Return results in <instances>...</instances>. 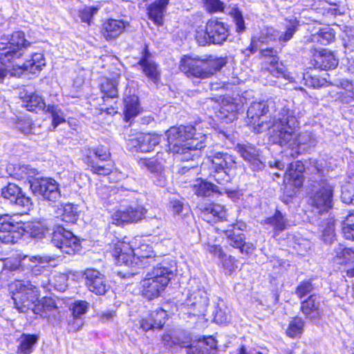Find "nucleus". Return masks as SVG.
Segmentation results:
<instances>
[{
  "label": "nucleus",
  "instance_id": "obj_40",
  "mask_svg": "<svg viewBox=\"0 0 354 354\" xmlns=\"http://www.w3.org/2000/svg\"><path fill=\"white\" fill-rule=\"evenodd\" d=\"M66 241L61 245V251L68 254H75L80 248L79 239L73 233H66Z\"/></svg>",
  "mask_w": 354,
  "mask_h": 354
},
{
  "label": "nucleus",
  "instance_id": "obj_2",
  "mask_svg": "<svg viewBox=\"0 0 354 354\" xmlns=\"http://www.w3.org/2000/svg\"><path fill=\"white\" fill-rule=\"evenodd\" d=\"M299 21L296 17L286 19L282 24L284 31L280 32L272 27L266 28L261 30V35L257 38H253L250 46V51L252 54L255 53L258 50L260 54L265 59V63L268 66L266 70L273 76L287 78L286 66L279 62L277 52L272 48H263L262 44L270 41H278L281 44H284L290 41L295 33L298 30Z\"/></svg>",
  "mask_w": 354,
  "mask_h": 354
},
{
  "label": "nucleus",
  "instance_id": "obj_30",
  "mask_svg": "<svg viewBox=\"0 0 354 354\" xmlns=\"http://www.w3.org/2000/svg\"><path fill=\"white\" fill-rule=\"evenodd\" d=\"M124 115L126 121L135 118L141 111L138 97L134 94L129 95L124 98Z\"/></svg>",
  "mask_w": 354,
  "mask_h": 354
},
{
  "label": "nucleus",
  "instance_id": "obj_57",
  "mask_svg": "<svg viewBox=\"0 0 354 354\" xmlns=\"http://www.w3.org/2000/svg\"><path fill=\"white\" fill-rule=\"evenodd\" d=\"M15 124V127L23 133L27 134L30 132L31 122L28 119L18 118Z\"/></svg>",
  "mask_w": 354,
  "mask_h": 354
},
{
  "label": "nucleus",
  "instance_id": "obj_19",
  "mask_svg": "<svg viewBox=\"0 0 354 354\" xmlns=\"http://www.w3.org/2000/svg\"><path fill=\"white\" fill-rule=\"evenodd\" d=\"M101 157L84 156L82 160L93 173L98 175H109L114 168V162L109 157L104 158H101Z\"/></svg>",
  "mask_w": 354,
  "mask_h": 354
},
{
  "label": "nucleus",
  "instance_id": "obj_52",
  "mask_svg": "<svg viewBox=\"0 0 354 354\" xmlns=\"http://www.w3.org/2000/svg\"><path fill=\"white\" fill-rule=\"evenodd\" d=\"M139 162L140 165L145 166L149 171L153 174H160L162 170V165L154 158H142L140 160Z\"/></svg>",
  "mask_w": 354,
  "mask_h": 354
},
{
  "label": "nucleus",
  "instance_id": "obj_41",
  "mask_svg": "<svg viewBox=\"0 0 354 354\" xmlns=\"http://www.w3.org/2000/svg\"><path fill=\"white\" fill-rule=\"evenodd\" d=\"M37 338L32 335H23L19 339L18 351L21 354H30L32 347L36 344Z\"/></svg>",
  "mask_w": 354,
  "mask_h": 354
},
{
  "label": "nucleus",
  "instance_id": "obj_18",
  "mask_svg": "<svg viewBox=\"0 0 354 354\" xmlns=\"http://www.w3.org/2000/svg\"><path fill=\"white\" fill-rule=\"evenodd\" d=\"M145 214L146 209L142 205H131L115 212L111 217L112 223L120 225L123 223L137 222L141 220Z\"/></svg>",
  "mask_w": 354,
  "mask_h": 354
},
{
  "label": "nucleus",
  "instance_id": "obj_38",
  "mask_svg": "<svg viewBox=\"0 0 354 354\" xmlns=\"http://www.w3.org/2000/svg\"><path fill=\"white\" fill-rule=\"evenodd\" d=\"M193 185V191L198 196L208 197L213 193L219 192L218 187L209 182L197 180Z\"/></svg>",
  "mask_w": 354,
  "mask_h": 354
},
{
  "label": "nucleus",
  "instance_id": "obj_50",
  "mask_svg": "<svg viewBox=\"0 0 354 354\" xmlns=\"http://www.w3.org/2000/svg\"><path fill=\"white\" fill-rule=\"evenodd\" d=\"M305 84L313 88H319L322 86H328V82L326 78L320 77L317 75H306L304 77Z\"/></svg>",
  "mask_w": 354,
  "mask_h": 354
},
{
  "label": "nucleus",
  "instance_id": "obj_42",
  "mask_svg": "<svg viewBox=\"0 0 354 354\" xmlns=\"http://www.w3.org/2000/svg\"><path fill=\"white\" fill-rule=\"evenodd\" d=\"M317 63L320 64V67L324 70H330L335 68L338 64V60L334 55L330 52L325 51L322 53L317 59Z\"/></svg>",
  "mask_w": 354,
  "mask_h": 354
},
{
  "label": "nucleus",
  "instance_id": "obj_11",
  "mask_svg": "<svg viewBox=\"0 0 354 354\" xmlns=\"http://www.w3.org/2000/svg\"><path fill=\"white\" fill-rule=\"evenodd\" d=\"M304 165L301 161L290 163L284 176L285 193L293 196L304 183Z\"/></svg>",
  "mask_w": 354,
  "mask_h": 354
},
{
  "label": "nucleus",
  "instance_id": "obj_63",
  "mask_svg": "<svg viewBox=\"0 0 354 354\" xmlns=\"http://www.w3.org/2000/svg\"><path fill=\"white\" fill-rule=\"evenodd\" d=\"M83 325V321L82 319L73 317V320L68 323L69 331L76 332L79 330Z\"/></svg>",
  "mask_w": 354,
  "mask_h": 354
},
{
  "label": "nucleus",
  "instance_id": "obj_54",
  "mask_svg": "<svg viewBox=\"0 0 354 354\" xmlns=\"http://www.w3.org/2000/svg\"><path fill=\"white\" fill-rule=\"evenodd\" d=\"M236 152L241 155H258L259 151L250 143H239L235 148Z\"/></svg>",
  "mask_w": 354,
  "mask_h": 354
},
{
  "label": "nucleus",
  "instance_id": "obj_56",
  "mask_svg": "<svg viewBox=\"0 0 354 354\" xmlns=\"http://www.w3.org/2000/svg\"><path fill=\"white\" fill-rule=\"evenodd\" d=\"M221 260L226 273L231 274L237 268L235 258L231 256L227 257L225 255V257L223 259H221Z\"/></svg>",
  "mask_w": 354,
  "mask_h": 354
},
{
  "label": "nucleus",
  "instance_id": "obj_49",
  "mask_svg": "<svg viewBox=\"0 0 354 354\" xmlns=\"http://www.w3.org/2000/svg\"><path fill=\"white\" fill-rule=\"evenodd\" d=\"M88 307L89 304L86 301H75L73 304H71L70 308L72 311L73 317L75 319H82V316L87 312Z\"/></svg>",
  "mask_w": 354,
  "mask_h": 354
},
{
  "label": "nucleus",
  "instance_id": "obj_58",
  "mask_svg": "<svg viewBox=\"0 0 354 354\" xmlns=\"http://www.w3.org/2000/svg\"><path fill=\"white\" fill-rule=\"evenodd\" d=\"M149 140L141 145V153H150L153 147L158 144L159 138L149 135Z\"/></svg>",
  "mask_w": 354,
  "mask_h": 354
},
{
  "label": "nucleus",
  "instance_id": "obj_27",
  "mask_svg": "<svg viewBox=\"0 0 354 354\" xmlns=\"http://www.w3.org/2000/svg\"><path fill=\"white\" fill-rule=\"evenodd\" d=\"M169 0H156L147 7V15L157 26L163 24V17Z\"/></svg>",
  "mask_w": 354,
  "mask_h": 354
},
{
  "label": "nucleus",
  "instance_id": "obj_32",
  "mask_svg": "<svg viewBox=\"0 0 354 354\" xmlns=\"http://www.w3.org/2000/svg\"><path fill=\"white\" fill-rule=\"evenodd\" d=\"M162 342L169 347L179 346L186 348L190 344L191 339L185 332L180 331L174 334H165L162 336Z\"/></svg>",
  "mask_w": 354,
  "mask_h": 354
},
{
  "label": "nucleus",
  "instance_id": "obj_59",
  "mask_svg": "<svg viewBox=\"0 0 354 354\" xmlns=\"http://www.w3.org/2000/svg\"><path fill=\"white\" fill-rule=\"evenodd\" d=\"M169 207L172 213L175 215H180L184 208L183 203L176 198H171Z\"/></svg>",
  "mask_w": 354,
  "mask_h": 354
},
{
  "label": "nucleus",
  "instance_id": "obj_1",
  "mask_svg": "<svg viewBox=\"0 0 354 354\" xmlns=\"http://www.w3.org/2000/svg\"><path fill=\"white\" fill-rule=\"evenodd\" d=\"M285 103L274 101L252 103L247 111L248 125L257 133L268 130L276 143L283 145L290 142L297 120Z\"/></svg>",
  "mask_w": 354,
  "mask_h": 354
},
{
  "label": "nucleus",
  "instance_id": "obj_33",
  "mask_svg": "<svg viewBox=\"0 0 354 354\" xmlns=\"http://www.w3.org/2000/svg\"><path fill=\"white\" fill-rule=\"evenodd\" d=\"M45 66V59L41 53H34L31 59L26 60L19 68L32 73L39 72Z\"/></svg>",
  "mask_w": 354,
  "mask_h": 354
},
{
  "label": "nucleus",
  "instance_id": "obj_15",
  "mask_svg": "<svg viewBox=\"0 0 354 354\" xmlns=\"http://www.w3.org/2000/svg\"><path fill=\"white\" fill-rule=\"evenodd\" d=\"M15 217L8 214L0 215V241L2 243H15L21 236L19 230L22 228V223L16 221Z\"/></svg>",
  "mask_w": 354,
  "mask_h": 354
},
{
  "label": "nucleus",
  "instance_id": "obj_64",
  "mask_svg": "<svg viewBox=\"0 0 354 354\" xmlns=\"http://www.w3.org/2000/svg\"><path fill=\"white\" fill-rule=\"evenodd\" d=\"M342 234L346 239L354 240V227L346 225H342Z\"/></svg>",
  "mask_w": 354,
  "mask_h": 354
},
{
  "label": "nucleus",
  "instance_id": "obj_60",
  "mask_svg": "<svg viewBox=\"0 0 354 354\" xmlns=\"http://www.w3.org/2000/svg\"><path fill=\"white\" fill-rule=\"evenodd\" d=\"M233 19L236 26V31L242 32L245 30V24L242 14L239 10H234L232 13Z\"/></svg>",
  "mask_w": 354,
  "mask_h": 354
},
{
  "label": "nucleus",
  "instance_id": "obj_46",
  "mask_svg": "<svg viewBox=\"0 0 354 354\" xmlns=\"http://www.w3.org/2000/svg\"><path fill=\"white\" fill-rule=\"evenodd\" d=\"M46 112L49 113L52 116V125L54 129H55L59 124L66 122V115L58 106L48 105L47 106Z\"/></svg>",
  "mask_w": 354,
  "mask_h": 354
},
{
  "label": "nucleus",
  "instance_id": "obj_35",
  "mask_svg": "<svg viewBox=\"0 0 354 354\" xmlns=\"http://www.w3.org/2000/svg\"><path fill=\"white\" fill-rule=\"evenodd\" d=\"M336 257L339 259V263L353 264V267L347 270V275L350 277H354V250L351 248L339 247L337 250Z\"/></svg>",
  "mask_w": 354,
  "mask_h": 354
},
{
  "label": "nucleus",
  "instance_id": "obj_23",
  "mask_svg": "<svg viewBox=\"0 0 354 354\" xmlns=\"http://www.w3.org/2000/svg\"><path fill=\"white\" fill-rule=\"evenodd\" d=\"M297 126H298V124ZM297 127H296L293 130L292 138L291 140L281 145L283 146L285 145H288L289 146H292V145L295 144V140L296 139L298 149L297 155L310 153L312 149H313L316 145L317 142L315 138H314L313 135L309 132H304L300 133L298 136H296L295 130Z\"/></svg>",
  "mask_w": 354,
  "mask_h": 354
},
{
  "label": "nucleus",
  "instance_id": "obj_34",
  "mask_svg": "<svg viewBox=\"0 0 354 354\" xmlns=\"http://www.w3.org/2000/svg\"><path fill=\"white\" fill-rule=\"evenodd\" d=\"M322 232V240L327 244H331L335 240V220L333 218H328L319 225Z\"/></svg>",
  "mask_w": 354,
  "mask_h": 354
},
{
  "label": "nucleus",
  "instance_id": "obj_13",
  "mask_svg": "<svg viewBox=\"0 0 354 354\" xmlns=\"http://www.w3.org/2000/svg\"><path fill=\"white\" fill-rule=\"evenodd\" d=\"M245 227L244 223H236L228 225L223 230V234L227 239L229 245L234 248L239 249L242 254H251L254 250V245L251 243L245 241V235L240 232Z\"/></svg>",
  "mask_w": 354,
  "mask_h": 354
},
{
  "label": "nucleus",
  "instance_id": "obj_37",
  "mask_svg": "<svg viewBox=\"0 0 354 354\" xmlns=\"http://www.w3.org/2000/svg\"><path fill=\"white\" fill-rule=\"evenodd\" d=\"M209 344L211 348H216V342L214 339L209 338L208 342L204 340L194 342L189 344L187 348V354H205L208 348L207 346Z\"/></svg>",
  "mask_w": 354,
  "mask_h": 354
},
{
  "label": "nucleus",
  "instance_id": "obj_29",
  "mask_svg": "<svg viewBox=\"0 0 354 354\" xmlns=\"http://www.w3.org/2000/svg\"><path fill=\"white\" fill-rule=\"evenodd\" d=\"M55 218L48 221H35L29 224L28 232L32 238L42 239L49 233L51 227H54Z\"/></svg>",
  "mask_w": 354,
  "mask_h": 354
},
{
  "label": "nucleus",
  "instance_id": "obj_25",
  "mask_svg": "<svg viewBox=\"0 0 354 354\" xmlns=\"http://www.w3.org/2000/svg\"><path fill=\"white\" fill-rule=\"evenodd\" d=\"M199 209L201 217L207 223H216L222 221L226 216L224 207L219 204L211 203L201 205Z\"/></svg>",
  "mask_w": 354,
  "mask_h": 354
},
{
  "label": "nucleus",
  "instance_id": "obj_22",
  "mask_svg": "<svg viewBox=\"0 0 354 354\" xmlns=\"http://www.w3.org/2000/svg\"><path fill=\"white\" fill-rule=\"evenodd\" d=\"M300 309L306 319L311 321L319 320L322 315L319 297L316 295H311L302 301Z\"/></svg>",
  "mask_w": 354,
  "mask_h": 354
},
{
  "label": "nucleus",
  "instance_id": "obj_61",
  "mask_svg": "<svg viewBox=\"0 0 354 354\" xmlns=\"http://www.w3.org/2000/svg\"><path fill=\"white\" fill-rule=\"evenodd\" d=\"M244 160L248 162L253 170L261 169L263 167V164L257 156H243Z\"/></svg>",
  "mask_w": 354,
  "mask_h": 354
},
{
  "label": "nucleus",
  "instance_id": "obj_62",
  "mask_svg": "<svg viewBox=\"0 0 354 354\" xmlns=\"http://www.w3.org/2000/svg\"><path fill=\"white\" fill-rule=\"evenodd\" d=\"M338 86H340L342 88L345 89L349 97L354 98V82L344 79L339 82Z\"/></svg>",
  "mask_w": 354,
  "mask_h": 354
},
{
  "label": "nucleus",
  "instance_id": "obj_44",
  "mask_svg": "<svg viewBox=\"0 0 354 354\" xmlns=\"http://www.w3.org/2000/svg\"><path fill=\"white\" fill-rule=\"evenodd\" d=\"M238 111V104L233 102L223 104L220 109L221 117L223 119H226L227 122H232L236 118Z\"/></svg>",
  "mask_w": 354,
  "mask_h": 354
},
{
  "label": "nucleus",
  "instance_id": "obj_39",
  "mask_svg": "<svg viewBox=\"0 0 354 354\" xmlns=\"http://www.w3.org/2000/svg\"><path fill=\"white\" fill-rule=\"evenodd\" d=\"M262 223L268 225L272 227L274 231L279 232L284 230L287 226L286 220L279 210H277L272 216L266 218Z\"/></svg>",
  "mask_w": 354,
  "mask_h": 354
},
{
  "label": "nucleus",
  "instance_id": "obj_4",
  "mask_svg": "<svg viewBox=\"0 0 354 354\" xmlns=\"http://www.w3.org/2000/svg\"><path fill=\"white\" fill-rule=\"evenodd\" d=\"M227 62L226 57L209 56L206 59L198 57L184 55L179 64V69L187 77L201 80L212 77L219 71Z\"/></svg>",
  "mask_w": 354,
  "mask_h": 354
},
{
  "label": "nucleus",
  "instance_id": "obj_36",
  "mask_svg": "<svg viewBox=\"0 0 354 354\" xmlns=\"http://www.w3.org/2000/svg\"><path fill=\"white\" fill-rule=\"evenodd\" d=\"M118 82L115 79H103L101 82L100 89L104 94L103 99L104 101L106 98H116L118 97Z\"/></svg>",
  "mask_w": 354,
  "mask_h": 354
},
{
  "label": "nucleus",
  "instance_id": "obj_47",
  "mask_svg": "<svg viewBox=\"0 0 354 354\" xmlns=\"http://www.w3.org/2000/svg\"><path fill=\"white\" fill-rule=\"evenodd\" d=\"M304 322L300 317H295L290 322L286 334L290 337H295L302 333Z\"/></svg>",
  "mask_w": 354,
  "mask_h": 354
},
{
  "label": "nucleus",
  "instance_id": "obj_45",
  "mask_svg": "<svg viewBox=\"0 0 354 354\" xmlns=\"http://www.w3.org/2000/svg\"><path fill=\"white\" fill-rule=\"evenodd\" d=\"M148 315L150 322L153 323V328L158 330L162 328L167 316L166 311L160 308L151 311Z\"/></svg>",
  "mask_w": 354,
  "mask_h": 354
},
{
  "label": "nucleus",
  "instance_id": "obj_51",
  "mask_svg": "<svg viewBox=\"0 0 354 354\" xmlns=\"http://www.w3.org/2000/svg\"><path fill=\"white\" fill-rule=\"evenodd\" d=\"M313 289L314 287L311 281L304 280L297 286L295 293L299 299H302L304 297L310 293Z\"/></svg>",
  "mask_w": 354,
  "mask_h": 354
},
{
  "label": "nucleus",
  "instance_id": "obj_21",
  "mask_svg": "<svg viewBox=\"0 0 354 354\" xmlns=\"http://www.w3.org/2000/svg\"><path fill=\"white\" fill-rule=\"evenodd\" d=\"M145 75L151 80L156 85H158L160 80V72L158 65L152 59L151 54L148 51L146 46L144 48L142 56L138 62Z\"/></svg>",
  "mask_w": 354,
  "mask_h": 354
},
{
  "label": "nucleus",
  "instance_id": "obj_28",
  "mask_svg": "<svg viewBox=\"0 0 354 354\" xmlns=\"http://www.w3.org/2000/svg\"><path fill=\"white\" fill-rule=\"evenodd\" d=\"M22 106L29 111L37 113L43 111L46 107L44 100L39 95L32 92H26L24 95L21 93Z\"/></svg>",
  "mask_w": 354,
  "mask_h": 354
},
{
  "label": "nucleus",
  "instance_id": "obj_9",
  "mask_svg": "<svg viewBox=\"0 0 354 354\" xmlns=\"http://www.w3.org/2000/svg\"><path fill=\"white\" fill-rule=\"evenodd\" d=\"M192 283L196 286H192L188 290L187 298L182 304L181 310L189 315H204L209 304L207 294L203 287L198 286V281L196 279L192 280Z\"/></svg>",
  "mask_w": 354,
  "mask_h": 354
},
{
  "label": "nucleus",
  "instance_id": "obj_48",
  "mask_svg": "<svg viewBox=\"0 0 354 354\" xmlns=\"http://www.w3.org/2000/svg\"><path fill=\"white\" fill-rule=\"evenodd\" d=\"M100 8L97 6H86L82 9L79 10L78 16L81 21L90 26L93 21V17L95 15Z\"/></svg>",
  "mask_w": 354,
  "mask_h": 354
},
{
  "label": "nucleus",
  "instance_id": "obj_6",
  "mask_svg": "<svg viewBox=\"0 0 354 354\" xmlns=\"http://www.w3.org/2000/svg\"><path fill=\"white\" fill-rule=\"evenodd\" d=\"M175 271L174 261L163 260L158 263L141 281L143 295L149 299L158 297L174 276Z\"/></svg>",
  "mask_w": 354,
  "mask_h": 354
},
{
  "label": "nucleus",
  "instance_id": "obj_12",
  "mask_svg": "<svg viewBox=\"0 0 354 354\" xmlns=\"http://www.w3.org/2000/svg\"><path fill=\"white\" fill-rule=\"evenodd\" d=\"M30 183L32 192L42 196L45 200L55 202L61 196L59 185L53 178H35L30 180Z\"/></svg>",
  "mask_w": 354,
  "mask_h": 354
},
{
  "label": "nucleus",
  "instance_id": "obj_17",
  "mask_svg": "<svg viewBox=\"0 0 354 354\" xmlns=\"http://www.w3.org/2000/svg\"><path fill=\"white\" fill-rule=\"evenodd\" d=\"M1 195L22 212H26L30 209L32 206L30 198L26 196L16 184L9 183L2 189Z\"/></svg>",
  "mask_w": 354,
  "mask_h": 354
},
{
  "label": "nucleus",
  "instance_id": "obj_3",
  "mask_svg": "<svg viewBox=\"0 0 354 354\" xmlns=\"http://www.w3.org/2000/svg\"><path fill=\"white\" fill-rule=\"evenodd\" d=\"M136 243L133 241H118L114 245L112 255L118 265L145 268L150 266L153 268L161 263L159 261L160 257L156 255L150 245L140 243L138 247H136Z\"/></svg>",
  "mask_w": 354,
  "mask_h": 354
},
{
  "label": "nucleus",
  "instance_id": "obj_26",
  "mask_svg": "<svg viewBox=\"0 0 354 354\" xmlns=\"http://www.w3.org/2000/svg\"><path fill=\"white\" fill-rule=\"evenodd\" d=\"M207 161L212 162V169L215 172L213 177L218 183L224 184L229 180V176L225 171L227 162L223 156H207Z\"/></svg>",
  "mask_w": 354,
  "mask_h": 354
},
{
  "label": "nucleus",
  "instance_id": "obj_24",
  "mask_svg": "<svg viewBox=\"0 0 354 354\" xmlns=\"http://www.w3.org/2000/svg\"><path fill=\"white\" fill-rule=\"evenodd\" d=\"M129 26V22L110 19L103 24L102 34L106 40L114 39L119 37Z\"/></svg>",
  "mask_w": 354,
  "mask_h": 354
},
{
  "label": "nucleus",
  "instance_id": "obj_55",
  "mask_svg": "<svg viewBox=\"0 0 354 354\" xmlns=\"http://www.w3.org/2000/svg\"><path fill=\"white\" fill-rule=\"evenodd\" d=\"M207 10L209 12H221L224 10V3L220 0H204Z\"/></svg>",
  "mask_w": 354,
  "mask_h": 354
},
{
  "label": "nucleus",
  "instance_id": "obj_16",
  "mask_svg": "<svg viewBox=\"0 0 354 354\" xmlns=\"http://www.w3.org/2000/svg\"><path fill=\"white\" fill-rule=\"evenodd\" d=\"M83 278L87 289L96 295H104L109 288L104 274L96 269L84 270Z\"/></svg>",
  "mask_w": 354,
  "mask_h": 354
},
{
  "label": "nucleus",
  "instance_id": "obj_20",
  "mask_svg": "<svg viewBox=\"0 0 354 354\" xmlns=\"http://www.w3.org/2000/svg\"><path fill=\"white\" fill-rule=\"evenodd\" d=\"M63 218L61 221L63 223H59L58 218H55L54 227L52 233V243L61 250V245L67 240L66 233H72L71 231L66 229V225L68 223L73 222L75 219L74 214L66 215L63 214Z\"/></svg>",
  "mask_w": 354,
  "mask_h": 354
},
{
  "label": "nucleus",
  "instance_id": "obj_43",
  "mask_svg": "<svg viewBox=\"0 0 354 354\" xmlns=\"http://www.w3.org/2000/svg\"><path fill=\"white\" fill-rule=\"evenodd\" d=\"M149 139V135L148 134L137 133L135 138L128 140L127 147L133 153H141V145L144 144L145 142H148Z\"/></svg>",
  "mask_w": 354,
  "mask_h": 354
},
{
  "label": "nucleus",
  "instance_id": "obj_10",
  "mask_svg": "<svg viewBox=\"0 0 354 354\" xmlns=\"http://www.w3.org/2000/svg\"><path fill=\"white\" fill-rule=\"evenodd\" d=\"M230 35L227 24L217 19L209 20L205 30H197L196 39L201 46L209 44L221 45L225 42Z\"/></svg>",
  "mask_w": 354,
  "mask_h": 354
},
{
  "label": "nucleus",
  "instance_id": "obj_31",
  "mask_svg": "<svg viewBox=\"0 0 354 354\" xmlns=\"http://www.w3.org/2000/svg\"><path fill=\"white\" fill-rule=\"evenodd\" d=\"M335 39V32L330 27H326L319 32L312 34L310 37L305 38L304 43H315L321 45H327Z\"/></svg>",
  "mask_w": 354,
  "mask_h": 354
},
{
  "label": "nucleus",
  "instance_id": "obj_8",
  "mask_svg": "<svg viewBox=\"0 0 354 354\" xmlns=\"http://www.w3.org/2000/svg\"><path fill=\"white\" fill-rule=\"evenodd\" d=\"M0 43V62L6 65L15 59H19L23 55V50L30 45V42L25 38L22 31H17L10 37H1Z\"/></svg>",
  "mask_w": 354,
  "mask_h": 354
},
{
  "label": "nucleus",
  "instance_id": "obj_7",
  "mask_svg": "<svg viewBox=\"0 0 354 354\" xmlns=\"http://www.w3.org/2000/svg\"><path fill=\"white\" fill-rule=\"evenodd\" d=\"M10 289L15 308L19 312L25 313L31 309L35 314H39L41 317L46 316V313L41 311V308L45 307L44 303L35 304L39 295V290L35 286L29 281H16L10 285Z\"/></svg>",
  "mask_w": 354,
  "mask_h": 354
},
{
  "label": "nucleus",
  "instance_id": "obj_53",
  "mask_svg": "<svg viewBox=\"0 0 354 354\" xmlns=\"http://www.w3.org/2000/svg\"><path fill=\"white\" fill-rule=\"evenodd\" d=\"M68 275L64 273H59L53 278V283L55 289L64 292L68 286Z\"/></svg>",
  "mask_w": 354,
  "mask_h": 354
},
{
  "label": "nucleus",
  "instance_id": "obj_14",
  "mask_svg": "<svg viewBox=\"0 0 354 354\" xmlns=\"http://www.w3.org/2000/svg\"><path fill=\"white\" fill-rule=\"evenodd\" d=\"M333 187L326 181H322L320 187L310 197L309 204L313 207V211L323 214L332 207Z\"/></svg>",
  "mask_w": 354,
  "mask_h": 354
},
{
  "label": "nucleus",
  "instance_id": "obj_5",
  "mask_svg": "<svg viewBox=\"0 0 354 354\" xmlns=\"http://www.w3.org/2000/svg\"><path fill=\"white\" fill-rule=\"evenodd\" d=\"M196 129L192 125L170 127L166 131L168 150L174 154H184L205 147L203 141L195 137Z\"/></svg>",
  "mask_w": 354,
  "mask_h": 354
}]
</instances>
